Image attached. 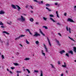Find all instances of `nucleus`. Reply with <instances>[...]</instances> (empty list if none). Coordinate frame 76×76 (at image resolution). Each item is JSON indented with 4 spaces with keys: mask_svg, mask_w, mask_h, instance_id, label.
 Listing matches in <instances>:
<instances>
[{
    "mask_svg": "<svg viewBox=\"0 0 76 76\" xmlns=\"http://www.w3.org/2000/svg\"><path fill=\"white\" fill-rule=\"evenodd\" d=\"M11 6L12 7H13L15 9H17L16 7V6H15V5L13 4H12L11 5Z\"/></svg>",
    "mask_w": 76,
    "mask_h": 76,
    "instance_id": "10",
    "label": "nucleus"
},
{
    "mask_svg": "<svg viewBox=\"0 0 76 76\" xmlns=\"http://www.w3.org/2000/svg\"><path fill=\"white\" fill-rule=\"evenodd\" d=\"M70 30H71V28H70V27L69 28V33H71V31H70Z\"/></svg>",
    "mask_w": 76,
    "mask_h": 76,
    "instance_id": "39",
    "label": "nucleus"
},
{
    "mask_svg": "<svg viewBox=\"0 0 76 76\" xmlns=\"http://www.w3.org/2000/svg\"><path fill=\"white\" fill-rule=\"evenodd\" d=\"M51 66H52V67H54V66H53V65L52 64H51Z\"/></svg>",
    "mask_w": 76,
    "mask_h": 76,
    "instance_id": "57",
    "label": "nucleus"
},
{
    "mask_svg": "<svg viewBox=\"0 0 76 76\" xmlns=\"http://www.w3.org/2000/svg\"><path fill=\"white\" fill-rule=\"evenodd\" d=\"M17 73H21V72L20 71H17Z\"/></svg>",
    "mask_w": 76,
    "mask_h": 76,
    "instance_id": "56",
    "label": "nucleus"
},
{
    "mask_svg": "<svg viewBox=\"0 0 76 76\" xmlns=\"http://www.w3.org/2000/svg\"><path fill=\"white\" fill-rule=\"evenodd\" d=\"M56 14H57V15L58 14V11H56Z\"/></svg>",
    "mask_w": 76,
    "mask_h": 76,
    "instance_id": "55",
    "label": "nucleus"
},
{
    "mask_svg": "<svg viewBox=\"0 0 76 76\" xmlns=\"http://www.w3.org/2000/svg\"><path fill=\"white\" fill-rule=\"evenodd\" d=\"M10 23H9V22H7V24H8L9 25H11V23H12V22L10 21Z\"/></svg>",
    "mask_w": 76,
    "mask_h": 76,
    "instance_id": "34",
    "label": "nucleus"
},
{
    "mask_svg": "<svg viewBox=\"0 0 76 76\" xmlns=\"http://www.w3.org/2000/svg\"><path fill=\"white\" fill-rule=\"evenodd\" d=\"M70 54H71L73 55V51L72 50H70L68 52Z\"/></svg>",
    "mask_w": 76,
    "mask_h": 76,
    "instance_id": "14",
    "label": "nucleus"
},
{
    "mask_svg": "<svg viewBox=\"0 0 76 76\" xmlns=\"http://www.w3.org/2000/svg\"><path fill=\"white\" fill-rule=\"evenodd\" d=\"M4 25V24H3V23H2V22H1V21L0 23V25H2V26H3Z\"/></svg>",
    "mask_w": 76,
    "mask_h": 76,
    "instance_id": "28",
    "label": "nucleus"
},
{
    "mask_svg": "<svg viewBox=\"0 0 76 76\" xmlns=\"http://www.w3.org/2000/svg\"><path fill=\"white\" fill-rule=\"evenodd\" d=\"M14 64L15 65V66H18L19 65V64L17 63H14Z\"/></svg>",
    "mask_w": 76,
    "mask_h": 76,
    "instance_id": "27",
    "label": "nucleus"
},
{
    "mask_svg": "<svg viewBox=\"0 0 76 76\" xmlns=\"http://www.w3.org/2000/svg\"><path fill=\"white\" fill-rule=\"evenodd\" d=\"M26 31H28V32H30V30H29V29H26Z\"/></svg>",
    "mask_w": 76,
    "mask_h": 76,
    "instance_id": "26",
    "label": "nucleus"
},
{
    "mask_svg": "<svg viewBox=\"0 0 76 76\" xmlns=\"http://www.w3.org/2000/svg\"><path fill=\"white\" fill-rule=\"evenodd\" d=\"M56 16L58 18H60V17L58 16V14H57Z\"/></svg>",
    "mask_w": 76,
    "mask_h": 76,
    "instance_id": "48",
    "label": "nucleus"
},
{
    "mask_svg": "<svg viewBox=\"0 0 76 76\" xmlns=\"http://www.w3.org/2000/svg\"><path fill=\"white\" fill-rule=\"evenodd\" d=\"M74 51L75 52V53H76V47H74Z\"/></svg>",
    "mask_w": 76,
    "mask_h": 76,
    "instance_id": "17",
    "label": "nucleus"
},
{
    "mask_svg": "<svg viewBox=\"0 0 76 76\" xmlns=\"http://www.w3.org/2000/svg\"><path fill=\"white\" fill-rule=\"evenodd\" d=\"M66 73H68V71H66Z\"/></svg>",
    "mask_w": 76,
    "mask_h": 76,
    "instance_id": "62",
    "label": "nucleus"
},
{
    "mask_svg": "<svg viewBox=\"0 0 76 76\" xmlns=\"http://www.w3.org/2000/svg\"><path fill=\"white\" fill-rule=\"evenodd\" d=\"M6 45H9V42H7Z\"/></svg>",
    "mask_w": 76,
    "mask_h": 76,
    "instance_id": "52",
    "label": "nucleus"
},
{
    "mask_svg": "<svg viewBox=\"0 0 76 76\" xmlns=\"http://www.w3.org/2000/svg\"><path fill=\"white\" fill-rule=\"evenodd\" d=\"M29 60V58H26L24 59V60Z\"/></svg>",
    "mask_w": 76,
    "mask_h": 76,
    "instance_id": "31",
    "label": "nucleus"
},
{
    "mask_svg": "<svg viewBox=\"0 0 76 76\" xmlns=\"http://www.w3.org/2000/svg\"><path fill=\"white\" fill-rule=\"evenodd\" d=\"M64 65H63L62 66L63 67H66V63L64 62Z\"/></svg>",
    "mask_w": 76,
    "mask_h": 76,
    "instance_id": "19",
    "label": "nucleus"
},
{
    "mask_svg": "<svg viewBox=\"0 0 76 76\" xmlns=\"http://www.w3.org/2000/svg\"><path fill=\"white\" fill-rule=\"evenodd\" d=\"M36 43L37 44H39V42H38V41H37L36 42Z\"/></svg>",
    "mask_w": 76,
    "mask_h": 76,
    "instance_id": "41",
    "label": "nucleus"
},
{
    "mask_svg": "<svg viewBox=\"0 0 76 76\" xmlns=\"http://www.w3.org/2000/svg\"><path fill=\"white\" fill-rule=\"evenodd\" d=\"M60 53L61 54H62L63 53H65V51L64 50H63L62 51H60Z\"/></svg>",
    "mask_w": 76,
    "mask_h": 76,
    "instance_id": "11",
    "label": "nucleus"
},
{
    "mask_svg": "<svg viewBox=\"0 0 76 76\" xmlns=\"http://www.w3.org/2000/svg\"><path fill=\"white\" fill-rule=\"evenodd\" d=\"M46 9L48 10V11H49V12H51V10H50V9L48 8V7H46Z\"/></svg>",
    "mask_w": 76,
    "mask_h": 76,
    "instance_id": "18",
    "label": "nucleus"
},
{
    "mask_svg": "<svg viewBox=\"0 0 76 76\" xmlns=\"http://www.w3.org/2000/svg\"><path fill=\"white\" fill-rule=\"evenodd\" d=\"M4 12L3 11L1 10L0 11V15H2V14H4Z\"/></svg>",
    "mask_w": 76,
    "mask_h": 76,
    "instance_id": "12",
    "label": "nucleus"
},
{
    "mask_svg": "<svg viewBox=\"0 0 76 76\" xmlns=\"http://www.w3.org/2000/svg\"><path fill=\"white\" fill-rule=\"evenodd\" d=\"M34 2H36L37 3H38L39 4H43V1H41L40 2L39 1H38L37 0H34Z\"/></svg>",
    "mask_w": 76,
    "mask_h": 76,
    "instance_id": "2",
    "label": "nucleus"
},
{
    "mask_svg": "<svg viewBox=\"0 0 76 76\" xmlns=\"http://www.w3.org/2000/svg\"><path fill=\"white\" fill-rule=\"evenodd\" d=\"M58 34L60 35V36H61V34H60V33H58Z\"/></svg>",
    "mask_w": 76,
    "mask_h": 76,
    "instance_id": "50",
    "label": "nucleus"
},
{
    "mask_svg": "<svg viewBox=\"0 0 76 76\" xmlns=\"http://www.w3.org/2000/svg\"><path fill=\"white\" fill-rule=\"evenodd\" d=\"M55 5H56V6H57V5H58V3H55Z\"/></svg>",
    "mask_w": 76,
    "mask_h": 76,
    "instance_id": "47",
    "label": "nucleus"
},
{
    "mask_svg": "<svg viewBox=\"0 0 76 76\" xmlns=\"http://www.w3.org/2000/svg\"><path fill=\"white\" fill-rule=\"evenodd\" d=\"M43 18L44 20H47V18H45V17H43Z\"/></svg>",
    "mask_w": 76,
    "mask_h": 76,
    "instance_id": "35",
    "label": "nucleus"
},
{
    "mask_svg": "<svg viewBox=\"0 0 76 76\" xmlns=\"http://www.w3.org/2000/svg\"><path fill=\"white\" fill-rule=\"evenodd\" d=\"M44 45L45 47V48L46 50V52H47V53H48V49L47 48V47H46V46H45V44H44Z\"/></svg>",
    "mask_w": 76,
    "mask_h": 76,
    "instance_id": "9",
    "label": "nucleus"
},
{
    "mask_svg": "<svg viewBox=\"0 0 76 76\" xmlns=\"http://www.w3.org/2000/svg\"><path fill=\"white\" fill-rule=\"evenodd\" d=\"M56 41V42L57 43V44L59 46H61V44L60 43V42H59V41L56 39H55Z\"/></svg>",
    "mask_w": 76,
    "mask_h": 76,
    "instance_id": "4",
    "label": "nucleus"
},
{
    "mask_svg": "<svg viewBox=\"0 0 76 76\" xmlns=\"http://www.w3.org/2000/svg\"><path fill=\"white\" fill-rule=\"evenodd\" d=\"M26 43L27 44H29V42H28V40H27V39H26Z\"/></svg>",
    "mask_w": 76,
    "mask_h": 76,
    "instance_id": "21",
    "label": "nucleus"
},
{
    "mask_svg": "<svg viewBox=\"0 0 76 76\" xmlns=\"http://www.w3.org/2000/svg\"><path fill=\"white\" fill-rule=\"evenodd\" d=\"M9 72L10 73H11V74H13V73L12 72V71H10Z\"/></svg>",
    "mask_w": 76,
    "mask_h": 76,
    "instance_id": "46",
    "label": "nucleus"
},
{
    "mask_svg": "<svg viewBox=\"0 0 76 76\" xmlns=\"http://www.w3.org/2000/svg\"><path fill=\"white\" fill-rule=\"evenodd\" d=\"M39 31H40V33L42 34V35L43 36H45V34H43V32H42V31H41V29H39Z\"/></svg>",
    "mask_w": 76,
    "mask_h": 76,
    "instance_id": "7",
    "label": "nucleus"
},
{
    "mask_svg": "<svg viewBox=\"0 0 76 76\" xmlns=\"http://www.w3.org/2000/svg\"><path fill=\"white\" fill-rule=\"evenodd\" d=\"M21 18H19L18 19V20H20V21H21L22 22H24V21H25V18L23 17V16H21Z\"/></svg>",
    "mask_w": 76,
    "mask_h": 76,
    "instance_id": "1",
    "label": "nucleus"
},
{
    "mask_svg": "<svg viewBox=\"0 0 76 76\" xmlns=\"http://www.w3.org/2000/svg\"><path fill=\"white\" fill-rule=\"evenodd\" d=\"M3 33H4V34H6L7 35H9V33L6 31H4L3 32Z\"/></svg>",
    "mask_w": 76,
    "mask_h": 76,
    "instance_id": "16",
    "label": "nucleus"
},
{
    "mask_svg": "<svg viewBox=\"0 0 76 76\" xmlns=\"http://www.w3.org/2000/svg\"><path fill=\"white\" fill-rule=\"evenodd\" d=\"M30 8H31V9H33V8L32 7V6L30 5Z\"/></svg>",
    "mask_w": 76,
    "mask_h": 76,
    "instance_id": "43",
    "label": "nucleus"
},
{
    "mask_svg": "<svg viewBox=\"0 0 76 76\" xmlns=\"http://www.w3.org/2000/svg\"><path fill=\"white\" fill-rule=\"evenodd\" d=\"M64 75V74H62L61 75V76H63V75Z\"/></svg>",
    "mask_w": 76,
    "mask_h": 76,
    "instance_id": "59",
    "label": "nucleus"
},
{
    "mask_svg": "<svg viewBox=\"0 0 76 76\" xmlns=\"http://www.w3.org/2000/svg\"><path fill=\"white\" fill-rule=\"evenodd\" d=\"M15 6L17 7L18 8V11H19V10H20V9H21L20 7L19 6L17 5H16Z\"/></svg>",
    "mask_w": 76,
    "mask_h": 76,
    "instance_id": "8",
    "label": "nucleus"
},
{
    "mask_svg": "<svg viewBox=\"0 0 76 76\" xmlns=\"http://www.w3.org/2000/svg\"><path fill=\"white\" fill-rule=\"evenodd\" d=\"M28 6V5H27V6H26V8H27Z\"/></svg>",
    "mask_w": 76,
    "mask_h": 76,
    "instance_id": "63",
    "label": "nucleus"
},
{
    "mask_svg": "<svg viewBox=\"0 0 76 76\" xmlns=\"http://www.w3.org/2000/svg\"><path fill=\"white\" fill-rule=\"evenodd\" d=\"M1 28H4L5 27H4V26H1Z\"/></svg>",
    "mask_w": 76,
    "mask_h": 76,
    "instance_id": "60",
    "label": "nucleus"
},
{
    "mask_svg": "<svg viewBox=\"0 0 76 76\" xmlns=\"http://www.w3.org/2000/svg\"><path fill=\"white\" fill-rule=\"evenodd\" d=\"M34 37H37L38 36H40V34H38V32H35L34 33V35H33Z\"/></svg>",
    "mask_w": 76,
    "mask_h": 76,
    "instance_id": "3",
    "label": "nucleus"
},
{
    "mask_svg": "<svg viewBox=\"0 0 76 76\" xmlns=\"http://www.w3.org/2000/svg\"><path fill=\"white\" fill-rule=\"evenodd\" d=\"M50 17H54V15H50Z\"/></svg>",
    "mask_w": 76,
    "mask_h": 76,
    "instance_id": "38",
    "label": "nucleus"
},
{
    "mask_svg": "<svg viewBox=\"0 0 76 76\" xmlns=\"http://www.w3.org/2000/svg\"><path fill=\"white\" fill-rule=\"evenodd\" d=\"M26 70H27V72H28V73H31V72H30V71L29 70V69H26Z\"/></svg>",
    "mask_w": 76,
    "mask_h": 76,
    "instance_id": "32",
    "label": "nucleus"
},
{
    "mask_svg": "<svg viewBox=\"0 0 76 76\" xmlns=\"http://www.w3.org/2000/svg\"><path fill=\"white\" fill-rule=\"evenodd\" d=\"M7 70L8 71V72H9V69H7Z\"/></svg>",
    "mask_w": 76,
    "mask_h": 76,
    "instance_id": "61",
    "label": "nucleus"
},
{
    "mask_svg": "<svg viewBox=\"0 0 76 76\" xmlns=\"http://www.w3.org/2000/svg\"><path fill=\"white\" fill-rule=\"evenodd\" d=\"M58 64H60V61H58Z\"/></svg>",
    "mask_w": 76,
    "mask_h": 76,
    "instance_id": "58",
    "label": "nucleus"
},
{
    "mask_svg": "<svg viewBox=\"0 0 76 76\" xmlns=\"http://www.w3.org/2000/svg\"><path fill=\"white\" fill-rule=\"evenodd\" d=\"M20 38V37L19 36V37L15 38V40H18L19 39V38Z\"/></svg>",
    "mask_w": 76,
    "mask_h": 76,
    "instance_id": "24",
    "label": "nucleus"
},
{
    "mask_svg": "<svg viewBox=\"0 0 76 76\" xmlns=\"http://www.w3.org/2000/svg\"><path fill=\"white\" fill-rule=\"evenodd\" d=\"M40 73H40V76H43V74H42L43 73V72H42V71L41 70L40 71Z\"/></svg>",
    "mask_w": 76,
    "mask_h": 76,
    "instance_id": "15",
    "label": "nucleus"
},
{
    "mask_svg": "<svg viewBox=\"0 0 76 76\" xmlns=\"http://www.w3.org/2000/svg\"><path fill=\"white\" fill-rule=\"evenodd\" d=\"M66 29L67 31H69V29H68V27L67 26L66 27Z\"/></svg>",
    "mask_w": 76,
    "mask_h": 76,
    "instance_id": "42",
    "label": "nucleus"
},
{
    "mask_svg": "<svg viewBox=\"0 0 76 76\" xmlns=\"http://www.w3.org/2000/svg\"><path fill=\"white\" fill-rule=\"evenodd\" d=\"M67 21H68V22H69H69H74V21H73V20H72V19H71L70 18H69L68 19Z\"/></svg>",
    "mask_w": 76,
    "mask_h": 76,
    "instance_id": "5",
    "label": "nucleus"
},
{
    "mask_svg": "<svg viewBox=\"0 0 76 76\" xmlns=\"http://www.w3.org/2000/svg\"><path fill=\"white\" fill-rule=\"evenodd\" d=\"M50 20H52L53 22H56V21L54 20L52 18H50Z\"/></svg>",
    "mask_w": 76,
    "mask_h": 76,
    "instance_id": "22",
    "label": "nucleus"
},
{
    "mask_svg": "<svg viewBox=\"0 0 76 76\" xmlns=\"http://www.w3.org/2000/svg\"><path fill=\"white\" fill-rule=\"evenodd\" d=\"M47 40L49 44L50 47H51V42H50V40L49 39H48V37H47Z\"/></svg>",
    "mask_w": 76,
    "mask_h": 76,
    "instance_id": "6",
    "label": "nucleus"
},
{
    "mask_svg": "<svg viewBox=\"0 0 76 76\" xmlns=\"http://www.w3.org/2000/svg\"><path fill=\"white\" fill-rule=\"evenodd\" d=\"M42 55H43L44 56H45V53H44V52H42Z\"/></svg>",
    "mask_w": 76,
    "mask_h": 76,
    "instance_id": "30",
    "label": "nucleus"
},
{
    "mask_svg": "<svg viewBox=\"0 0 76 76\" xmlns=\"http://www.w3.org/2000/svg\"><path fill=\"white\" fill-rule=\"evenodd\" d=\"M42 28H45V29H48V27H47V26H43Z\"/></svg>",
    "mask_w": 76,
    "mask_h": 76,
    "instance_id": "20",
    "label": "nucleus"
},
{
    "mask_svg": "<svg viewBox=\"0 0 76 76\" xmlns=\"http://www.w3.org/2000/svg\"><path fill=\"white\" fill-rule=\"evenodd\" d=\"M34 72L35 73H38L39 72V71H38V70H34Z\"/></svg>",
    "mask_w": 76,
    "mask_h": 76,
    "instance_id": "29",
    "label": "nucleus"
},
{
    "mask_svg": "<svg viewBox=\"0 0 76 76\" xmlns=\"http://www.w3.org/2000/svg\"><path fill=\"white\" fill-rule=\"evenodd\" d=\"M36 25H39V23L38 22H36Z\"/></svg>",
    "mask_w": 76,
    "mask_h": 76,
    "instance_id": "44",
    "label": "nucleus"
},
{
    "mask_svg": "<svg viewBox=\"0 0 76 76\" xmlns=\"http://www.w3.org/2000/svg\"><path fill=\"white\" fill-rule=\"evenodd\" d=\"M11 69L12 70H13V69H15V67H11Z\"/></svg>",
    "mask_w": 76,
    "mask_h": 76,
    "instance_id": "40",
    "label": "nucleus"
},
{
    "mask_svg": "<svg viewBox=\"0 0 76 76\" xmlns=\"http://www.w3.org/2000/svg\"><path fill=\"white\" fill-rule=\"evenodd\" d=\"M1 57H2V59H4V56H3V55H2L1 56Z\"/></svg>",
    "mask_w": 76,
    "mask_h": 76,
    "instance_id": "45",
    "label": "nucleus"
},
{
    "mask_svg": "<svg viewBox=\"0 0 76 76\" xmlns=\"http://www.w3.org/2000/svg\"><path fill=\"white\" fill-rule=\"evenodd\" d=\"M66 13H64V16H66Z\"/></svg>",
    "mask_w": 76,
    "mask_h": 76,
    "instance_id": "53",
    "label": "nucleus"
},
{
    "mask_svg": "<svg viewBox=\"0 0 76 76\" xmlns=\"http://www.w3.org/2000/svg\"><path fill=\"white\" fill-rule=\"evenodd\" d=\"M30 20L31 22H33L34 21V19L32 18H31L30 19Z\"/></svg>",
    "mask_w": 76,
    "mask_h": 76,
    "instance_id": "23",
    "label": "nucleus"
},
{
    "mask_svg": "<svg viewBox=\"0 0 76 76\" xmlns=\"http://www.w3.org/2000/svg\"><path fill=\"white\" fill-rule=\"evenodd\" d=\"M68 38H69L70 39H71V40H72V41H74V42H75V41L73 39V38L70 37L69 36L68 37Z\"/></svg>",
    "mask_w": 76,
    "mask_h": 76,
    "instance_id": "13",
    "label": "nucleus"
},
{
    "mask_svg": "<svg viewBox=\"0 0 76 76\" xmlns=\"http://www.w3.org/2000/svg\"><path fill=\"white\" fill-rule=\"evenodd\" d=\"M16 54L17 55V56H18V55H19V53L18 52H17L16 53Z\"/></svg>",
    "mask_w": 76,
    "mask_h": 76,
    "instance_id": "49",
    "label": "nucleus"
},
{
    "mask_svg": "<svg viewBox=\"0 0 76 76\" xmlns=\"http://www.w3.org/2000/svg\"><path fill=\"white\" fill-rule=\"evenodd\" d=\"M29 33H30V35H32V33H31V31H30V32H29Z\"/></svg>",
    "mask_w": 76,
    "mask_h": 76,
    "instance_id": "54",
    "label": "nucleus"
},
{
    "mask_svg": "<svg viewBox=\"0 0 76 76\" xmlns=\"http://www.w3.org/2000/svg\"><path fill=\"white\" fill-rule=\"evenodd\" d=\"M46 6L47 7H49V6H50V4H46Z\"/></svg>",
    "mask_w": 76,
    "mask_h": 76,
    "instance_id": "33",
    "label": "nucleus"
},
{
    "mask_svg": "<svg viewBox=\"0 0 76 76\" xmlns=\"http://www.w3.org/2000/svg\"><path fill=\"white\" fill-rule=\"evenodd\" d=\"M17 76H19V73H18L17 74Z\"/></svg>",
    "mask_w": 76,
    "mask_h": 76,
    "instance_id": "64",
    "label": "nucleus"
},
{
    "mask_svg": "<svg viewBox=\"0 0 76 76\" xmlns=\"http://www.w3.org/2000/svg\"><path fill=\"white\" fill-rule=\"evenodd\" d=\"M57 25H59L60 26L61 25V24H60V23H57Z\"/></svg>",
    "mask_w": 76,
    "mask_h": 76,
    "instance_id": "51",
    "label": "nucleus"
},
{
    "mask_svg": "<svg viewBox=\"0 0 76 76\" xmlns=\"http://www.w3.org/2000/svg\"><path fill=\"white\" fill-rule=\"evenodd\" d=\"M25 35L22 34L19 37H20H20H25Z\"/></svg>",
    "mask_w": 76,
    "mask_h": 76,
    "instance_id": "25",
    "label": "nucleus"
},
{
    "mask_svg": "<svg viewBox=\"0 0 76 76\" xmlns=\"http://www.w3.org/2000/svg\"><path fill=\"white\" fill-rule=\"evenodd\" d=\"M0 42L2 43V44H3V41H2L1 39H0Z\"/></svg>",
    "mask_w": 76,
    "mask_h": 76,
    "instance_id": "36",
    "label": "nucleus"
},
{
    "mask_svg": "<svg viewBox=\"0 0 76 76\" xmlns=\"http://www.w3.org/2000/svg\"><path fill=\"white\" fill-rule=\"evenodd\" d=\"M65 55L66 56H67V57H69V54H68V53L66 54Z\"/></svg>",
    "mask_w": 76,
    "mask_h": 76,
    "instance_id": "37",
    "label": "nucleus"
}]
</instances>
